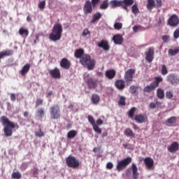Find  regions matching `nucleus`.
Segmentation results:
<instances>
[{"instance_id":"4be33fe9","label":"nucleus","mask_w":179,"mask_h":179,"mask_svg":"<svg viewBox=\"0 0 179 179\" xmlns=\"http://www.w3.org/2000/svg\"><path fill=\"white\" fill-rule=\"evenodd\" d=\"M179 149V145L178 143L176 141L173 142L170 146L168 147V150L171 153H176L177 150Z\"/></svg>"},{"instance_id":"cd10ccee","label":"nucleus","mask_w":179,"mask_h":179,"mask_svg":"<svg viewBox=\"0 0 179 179\" xmlns=\"http://www.w3.org/2000/svg\"><path fill=\"white\" fill-rule=\"evenodd\" d=\"M91 101L95 106H97L100 103V96L96 94H93L91 97Z\"/></svg>"},{"instance_id":"774afa93","label":"nucleus","mask_w":179,"mask_h":179,"mask_svg":"<svg viewBox=\"0 0 179 179\" xmlns=\"http://www.w3.org/2000/svg\"><path fill=\"white\" fill-rule=\"evenodd\" d=\"M108 135V133H107V131H104L103 133H102L101 136L102 138H106V136H107Z\"/></svg>"},{"instance_id":"a878e982","label":"nucleus","mask_w":179,"mask_h":179,"mask_svg":"<svg viewBox=\"0 0 179 179\" xmlns=\"http://www.w3.org/2000/svg\"><path fill=\"white\" fill-rule=\"evenodd\" d=\"M112 9H115L120 6H122V1L112 0L110 1Z\"/></svg>"},{"instance_id":"69168bd1","label":"nucleus","mask_w":179,"mask_h":179,"mask_svg":"<svg viewBox=\"0 0 179 179\" xmlns=\"http://www.w3.org/2000/svg\"><path fill=\"white\" fill-rule=\"evenodd\" d=\"M103 120H101V119H98L97 120H96V124H97V125H103Z\"/></svg>"},{"instance_id":"5701e85b","label":"nucleus","mask_w":179,"mask_h":179,"mask_svg":"<svg viewBox=\"0 0 179 179\" xmlns=\"http://www.w3.org/2000/svg\"><path fill=\"white\" fill-rule=\"evenodd\" d=\"M85 50L80 48V49H77L76 50V51L74 52V57L75 58H77L78 59H80L83 55H85Z\"/></svg>"},{"instance_id":"c9c22d12","label":"nucleus","mask_w":179,"mask_h":179,"mask_svg":"<svg viewBox=\"0 0 179 179\" xmlns=\"http://www.w3.org/2000/svg\"><path fill=\"white\" fill-rule=\"evenodd\" d=\"M124 135L129 138H135V134L132 131V129L127 128L124 131Z\"/></svg>"},{"instance_id":"ddd939ff","label":"nucleus","mask_w":179,"mask_h":179,"mask_svg":"<svg viewBox=\"0 0 179 179\" xmlns=\"http://www.w3.org/2000/svg\"><path fill=\"white\" fill-rule=\"evenodd\" d=\"M49 74L53 79L61 78V71L57 67L53 69L49 70Z\"/></svg>"},{"instance_id":"09e8293b","label":"nucleus","mask_w":179,"mask_h":179,"mask_svg":"<svg viewBox=\"0 0 179 179\" xmlns=\"http://www.w3.org/2000/svg\"><path fill=\"white\" fill-rule=\"evenodd\" d=\"M43 103H44V100L41 98H36L35 104L36 107H40V106H43Z\"/></svg>"},{"instance_id":"49530a36","label":"nucleus","mask_w":179,"mask_h":179,"mask_svg":"<svg viewBox=\"0 0 179 179\" xmlns=\"http://www.w3.org/2000/svg\"><path fill=\"white\" fill-rule=\"evenodd\" d=\"M122 5H126V6H131L134 5V0H123L122 1Z\"/></svg>"},{"instance_id":"8fccbe9b","label":"nucleus","mask_w":179,"mask_h":179,"mask_svg":"<svg viewBox=\"0 0 179 179\" xmlns=\"http://www.w3.org/2000/svg\"><path fill=\"white\" fill-rule=\"evenodd\" d=\"M87 120L91 124V125H95L96 124V120H94V117L92 115H88L87 116Z\"/></svg>"},{"instance_id":"72a5a7b5","label":"nucleus","mask_w":179,"mask_h":179,"mask_svg":"<svg viewBox=\"0 0 179 179\" xmlns=\"http://www.w3.org/2000/svg\"><path fill=\"white\" fill-rule=\"evenodd\" d=\"M161 82H163V78H162V76H157V77H155V81L152 82V83L154 84L156 88V87H159V83H161Z\"/></svg>"},{"instance_id":"603ef678","label":"nucleus","mask_w":179,"mask_h":179,"mask_svg":"<svg viewBox=\"0 0 179 179\" xmlns=\"http://www.w3.org/2000/svg\"><path fill=\"white\" fill-rule=\"evenodd\" d=\"M92 127L95 132H97L98 134H101V129H100V127H99L97 124H95Z\"/></svg>"},{"instance_id":"0e129e2a","label":"nucleus","mask_w":179,"mask_h":179,"mask_svg":"<svg viewBox=\"0 0 179 179\" xmlns=\"http://www.w3.org/2000/svg\"><path fill=\"white\" fill-rule=\"evenodd\" d=\"M150 108H152V109L156 108V103H155L154 102H151L150 103Z\"/></svg>"},{"instance_id":"423d86ee","label":"nucleus","mask_w":179,"mask_h":179,"mask_svg":"<svg viewBox=\"0 0 179 179\" xmlns=\"http://www.w3.org/2000/svg\"><path fill=\"white\" fill-rule=\"evenodd\" d=\"M65 160L67 167L70 169H78L80 166L79 160L73 155H69Z\"/></svg>"},{"instance_id":"e433bc0d","label":"nucleus","mask_w":179,"mask_h":179,"mask_svg":"<svg viewBox=\"0 0 179 179\" xmlns=\"http://www.w3.org/2000/svg\"><path fill=\"white\" fill-rule=\"evenodd\" d=\"M108 0H103L102 3L99 6V9H101V10H106V9H108Z\"/></svg>"},{"instance_id":"13d9d810","label":"nucleus","mask_w":179,"mask_h":179,"mask_svg":"<svg viewBox=\"0 0 179 179\" xmlns=\"http://www.w3.org/2000/svg\"><path fill=\"white\" fill-rule=\"evenodd\" d=\"M162 23H164V17H159L157 26H160Z\"/></svg>"},{"instance_id":"a211bd4d","label":"nucleus","mask_w":179,"mask_h":179,"mask_svg":"<svg viewBox=\"0 0 179 179\" xmlns=\"http://www.w3.org/2000/svg\"><path fill=\"white\" fill-rule=\"evenodd\" d=\"M99 48H103L104 51H110V45L108 44V41L102 40L101 42H99L97 44Z\"/></svg>"},{"instance_id":"6ab92c4d","label":"nucleus","mask_w":179,"mask_h":179,"mask_svg":"<svg viewBox=\"0 0 179 179\" xmlns=\"http://www.w3.org/2000/svg\"><path fill=\"white\" fill-rule=\"evenodd\" d=\"M115 86L118 90H124L125 89V80L122 79H118L115 83Z\"/></svg>"},{"instance_id":"dca6fc26","label":"nucleus","mask_w":179,"mask_h":179,"mask_svg":"<svg viewBox=\"0 0 179 179\" xmlns=\"http://www.w3.org/2000/svg\"><path fill=\"white\" fill-rule=\"evenodd\" d=\"M134 120L138 124H144V122H148V116L143 114L136 115Z\"/></svg>"},{"instance_id":"9d476101","label":"nucleus","mask_w":179,"mask_h":179,"mask_svg":"<svg viewBox=\"0 0 179 179\" xmlns=\"http://www.w3.org/2000/svg\"><path fill=\"white\" fill-rule=\"evenodd\" d=\"M168 26L171 27H177L179 24L178 15L173 14L167 20Z\"/></svg>"},{"instance_id":"412c9836","label":"nucleus","mask_w":179,"mask_h":179,"mask_svg":"<svg viewBox=\"0 0 179 179\" xmlns=\"http://www.w3.org/2000/svg\"><path fill=\"white\" fill-rule=\"evenodd\" d=\"M131 170L133 174V179H138V177H139V173H138V166H136L135 163H132Z\"/></svg>"},{"instance_id":"4d7b16f0","label":"nucleus","mask_w":179,"mask_h":179,"mask_svg":"<svg viewBox=\"0 0 179 179\" xmlns=\"http://www.w3.org/2000/svg\"><path fill=\"white\" fill-rule=\"evenodd\" d=\"M38 8L40 9H44L45 8V0L39 2Z\"/></svg>"},{"instance_id":"2eb2a0df","label":"nucleus","mask_w":179,"mask_h":179,"mask_svg":"<svg viewBox=\"0 0 179 179\" xmlns=\"http://www.w3.org/2000/svg\"><path fill=\"white\" fill-rule=\"evenodd\" d=\"M144 164H145L148 170H152L155 166V161L150 157L143 159Z\"/></svg>"},{"instance_id":"4c0bfd02","label":"nucleus","mask_w":179,"mask_h":179,"mask_svg":"<svg viewBox=\"0 0 179 179\" xmlns=\"http://www.w3.org/2000/svg\"><path fill=\"white\" fill-rule=\"evenodd\" d=\"M179 52V47L176 48V49H169L168 51L169 55H171L172 57H174L177 55Z\"/></svg>"},{"instance_id":"7ed1b4c3","label":"nucleus","mask_w":179,"mask_h":179,"mask_svg":"<svg viewBox=\"0 0 179 179\" xmlns=\"http://www.w3.org/2000/svg\"><path fill=\"white\" fill-rule=\"evenodd\" d=\"M80 63L81 64V65H83V66H87L89 71L93 70L96 65V62H94V59H92V57H90V55L87 54L84 55L80 59Z\"/></svg>"},{"instance_id":"20e7f679","label":"nucleus","mask_w":179,"mask_h":179,"mask_svg":"<svg viewBox=\"0 0 179 179\" xmlns=\"http://www.w3.org/2000/svg\"><path fill=\"white\" fill-rule=\"evenodd\" d=\"M84 80L89 89H96L99 86V80L90 77V75L87 73L84 74Z\"/></svg>"},{"instance_id":"e2e57ef3","label":"nucleus","mask_w":179,"mask_h":179,"mask_svg":"<svg viewBox=\"0 0 179 179\" xmlns=\"http://www.w3.org/2000/svg\"><path fill=\"white\" fill-rule=\"evenodd\" d=\"M166 99H172L173 97V92H167L166 94Z\"/></svg>"},{"instance_id":"9b49d317","label":"nucleus","mask_w":179,"mask_h":179,"mask_svg":"<svg viewBox=\"0 0 179 179\" xmlns=\"http://www.w3.org/2000/svg\"><path fill=\"white\" fill-rule=\"evenodd\" d=\"M145 61L148 62H152L155 58V48H148L147 52H145Z\"/></svg>"},{"instance_id":"3c124183","label":"nucleus","mask_w":179,"mask_h":179,"mask_svg":"<svg viewBox=\"0 0 179 179\" xmlns=\"http://www.w3.org/2000/svg\"><path fill=\"white\" fill-rule=\"evenodd\" d=\"M169 73V71L167 70V67L166 65L163 64L162 66V75H167Z\"/></svg>"},{"instance_id":"052dcab7","label":"nucleus","mask_w":179,"mask_h":179,"mask_svg":"<svg viewBox=\"0 0 179 179\" xmlns=\"http://www.w3.org/2000/svg\"><path fill=\"white\" fill-rule=\"evenodd\" d=\"M113 167L114 164L112 162H108L106 164V169H108V170H111Z\"/></svg>"},{"instance_id":"f257e3e1","label":"nucleus","mask_w":179,"mask_h":179,"mask_svg":"<svg viewBox=\"0 0 179 179\" xmlns=\"http://www.w3.org/2000/svg\"><path fill=\"white\" fill-rule=\"evenodd\" d=\"M0 122L2 124L3 127H4L3 132L5 136L7 138L13 135V129H15V128L19 129V124H17V123H13V122L9 120V118H8L6 116H1L0 118Z\"/></svg>"},{"instance_id":"6e6552de","label":"nucleus","mask_w":179,"mask_h":179,"mask_svg":"<svg viewBox=\"0 0 179 179\" xmlns=\"http://www.w3.org/2000/svg\"><path fill=\"white\" fill-rule=\"evenodd\" d=\"M136 70L135 69H130L125 71L124 79L127 83H132L134 82V75H135Z\"/></svg>"},{"instance_id":"864d4df0","label":"nucleus","mask_w":179,"mask_h":179,"mask_svg":"<svg viewBox=\"0 0 179 179\" xmlns=\"http://www.w3.org/2000/svg\"><path fill=\"white\" fill-rule=\"evenodd\" d=\"M36 136H38V138H42V136H44V132L41 131V129H39L38 131L35 132Z\"/></svg>"},{"instance_id":"58836bf2","label":"nucleus","mask_w":179,"mask_h":179,"mask_svg":"<svg viewBox=\"0 0 179 179\" xmlns=\"http://www.w3.org/2000/svg\"><path fill=\"white\" fill-rule=\"evenodd\" d=\"M76 135H78V131H76V130H71L69 131L67 134V138L68 139H73V138H75Z\"/></svg>"},{"instance_id":"bf43d9fd","label":"nucleus","mask_w":179,"mask_h":179,"mask_svg":"<svg viewBox=\"0 0 179 179\" xmlns=\"http://www.w3.org/2000/svg\"><path fill=\"white\" fill-rule=\"evenodd\" d=\"M170 40V36L169 35H164L162 36V41L164 43H167Z\"/></svg>"},{"instance_id":"473e14b6","label":"nucleus","mask_w":179,"mask_h":179,"mask_svg":"<svg viewBox=\"0 0 179 179\" xmlns=\"http://www.w3.org/2000/svg\"><path fill=\"white\" fill-rule=\"evenodd\" d=\"M156 87L154 85L153 83H151L149 85H147L144 87V92L146 93H150L152 90H155Z\"/></svg>"},{"instance_id":"680f3d73","label":"nucleus","mask_w":179,"mask_h":179,"mask_svg":"<svg viewBox=\"0 0 179 179\" xmlns=\"http://www.w3.org/2000/svg\"><path fill=\"white\" fill-rule=\"evenodd\" d=\"M10 99L11 101H16V95L14 93L10 94Z\"/></svg>"},{"instance_id":"c756f323","label":"nucleus","mask_w":179,"mask_h":179,"mask_svg":"<svg viewBox=\"0 0 179 179\" xmlns=\"http://www.w3.org/2000/svg\"><path fill=\"white\" fill-rule=\"evenodd\" d=\"M45 115V110L43 108H40L36 111V117L37 118H44V116Z\"/></svg>"},{"instance_id":"a19ab883","label":"nucleus","mask_w":179,"mask_h":179,"mask_svg":"<svg viewBox=\"0 0 179 179\" xmlns=\"http://www.w3.org/2000/svg\"><path fill=\"white\" fill-rule=\"evenodd\" d=\"M126 100H127V98L125 96H121L120 97V99H119V101H118L119 106H127Z\"/></svg>"},{"instance_id":"f3484780","label":"nucleus","mask_w":179,"mask_h":179,"mask_svg":"<svg viewBox=\"0 0 179 179\" xmlns=\"http://www.w3.org/2000/svg\"><path fill=\"white\" fill-rule=\"evenodd\" d=\"M112 40L116 45H121V44L124 43V38H122V35L120 34L113 36Z\"/></svg>"},{"instance_id":"4468645a","label":"nucleus","mask_w":179,"mask_h":179,"mask_svg":"<svg viewBox=\"0 0 179 179\" xmlns=\"http://www.w3.org/2000/svg\"><path fill=\"white\" fill-rule=\"evenodd\" d=\"M83 12L85 15H89L93 12V6L90 1H87L83 6Z\"/></svg>"},{"instance_id":"1a4fd4ad","label":"nucleus","mask_w":179,"mask_h":179,"mask_svg":"<svg viewBox=\"0 0 179 179\" xmlns=\"http://www.w3.org/2000/svg\"><path fill=\"white\" fill-rule=\"evenodd\" d=\"M157 2V3H156ZM163 4L162 0H148L147 3V9L148 10H152L153 8L158 9V8H162V5Z\"/></svg>"},{"instance_id":"de8ad7c7","label":"nucleus","mask_w":179,"mask_h":179,"mask_svg":"<svg viewBox=\"0 0 179 179\" xmlns=\"http://www.w3.org/2000/svg\"><path fill=\"white\" fill-rule=\"evenodd\" d=\"M138 86L131 85L129 87V92L130 93H131V94H135L138 91Z\"/></svg>"},{"instance_id":"5fc2aeb1","label":"nucleus","mask_w":179,"mask_h":179,"mask_svg":"<svg viewBox=\"0 0 179 179\" xmlns=\"http://www.w3.org/2000/svg\"><path fill=\"white\" fill-rule=\"evenodd\" d=\"M82 36L83 37H86V36H90V31H89V29L87 28L84 29Z\"/></svg>"},{"instance_id":"aec40b11","label":"nucleus","mask_w":179,"mask_h":179,"mask_svg":"<svg viewBox=\"0 0 179 179\" xmlns=\"http://www.w3.org/2000/svg\"><path fill=\"white\" fill-rule=\"evenodd\" d=\"M60 66L64 69H69L71 68V62L66 58H63L60 62Z\"/></svg>"},{"instance_id":"b1692460","label":"nucleus","mask_w":179,"mask_h":179,"mask_svg":"<svg viewBox=\"0 0 179 179\" xmlns=\"http://www.w3.org/2000/svg\"><path fill=\"white\" fill-rule=\"evenodd\" d=\"M30 64H25L20 71V75L25 76L29 73V71H30Z\"/></svg>"},{"instance_id":"79ce46f5","label":"nucleus","mask_w":179,"mask_h":179,"mask_svg":"<svg viewBox=\"0 0 179 179\" xmlns=\"http://www.w3.org/2000/svg\"><path fill=\"white\" fill-rule=\"evenodd\" d=\"M136 111V108H131L127 113L129 118H134V115H135V112Z\"/></svg>"},{"instance_id":"c85d7f7f","label":"nucleus","mask_w":179,"mask_h":179,"mask_svg":"<svg viewBox=\"0 0 179 179\" xmlns=\"http://www.w3.org/2000/svg\"><path fill=\"white\" fill-rule=\"evenodd\" d=\"M101 13L100 12H96L92 17V19L91 20V23H96V22H99V20H100V19H101Z\"/></svg>"},{"instance_id":"7c9ffc66","label":"nucleus","mask_w":179,"mask_h":179,"mask_svg":"<svg viewBox=\"0 0 179 179\" xmlns=\"http://www.w3.org/2000/svg\"><path fill=\"white\" fill-rule=\"evenodd\" d=\"M19 34L26 38L29 36V29L22 27L19 29Z\"/></svg>"},{"instance_id":"a18cd8bd","label":"nucleus","mask_w":179,"mask_h":179,"mask_svg":"<svg viewBox=\"0 0 179 179\" xmlns=\"http://www.w3.org/2000/svg\"><path fill=\"white\" fill-rule=\"evenodd\" d=\"M131 12L134 13V15H138V13L139 12V8H138V4L135 3L131 7Z\"/></svg>"},{"instance_id":"c03bdc74","label":"nucleus","mask_w":179,"mask_h":179,"mask_svg":"<svg viewBox=\"0 0 179 179\" xmlns=\"http://www.w3.org/2000/svg\"><path fill=\"white\" fill-rule=\"evenodd\" d=\"M11 178L14 179H20L22 178V173L19 171L13 172L11 175Z\"/></svg>"},{"instance_id":"0eeeda50","label":"nucleus","mask_w":179,"mask_h":179,"mask_svg":"<svg viewBox=\"0 0 179 179\" xmlns=\"http://www.w3.org/2000/svg\"><path fill=\"white\" fill-rule=\"evenodd\" d=\"M132 163V158L130 157H128L127 158H124L117 162L116 169L117 171H122V170H124V169H127L129 164Z\"/></svg>"},{"instance_id":"6e6d98bb","label":"nucleus","mask_w":179,"mask_h":179,"mask_svg":"<svg viewBox=\"0 0 179 179\" xmlns=\"http://www.w3.org/2000/svg\"><path fill=\"white\" fill-rule=\"evenodd\" d=\"M90 3L92 4V8H96V6H97L100 3V0H92Z\"/></svg>"},{"instance_id":"f03ea898","label":"nucleus","mask_w":179,"mask_h":179,"mask_svg":"<svg viewBox=\"0 0 179 179\" xmlns=\"http://www.w3.org/2000/svg\"><path fill=\"white\" fill-rule=\"evenodd\" d=\"M62 31H64L62 25L59 23H56L53 26L52 32L49 35V39L51 41H59L62 37Z\"/></svg>"},{"instance_id":"39448f33","label":"nucleus","mask_w":179,"mask_h":179,"mask_svg":"<svg viewBox=\"0 0 179 179\" xmlns=\"http://www.w3.org/2000/svg\"><path fill=\"white\" fill-rule=\"evenodd\" d=\"M50 117L51 120H59L61 118V109L59 106L53 105L49 108Z\"/></svg>"},{"instance_id":"37998d69","label":"nucleus","mask_w":179,"mask_h":179,"mask_svg":"<svg viewBox=\"0 0 179 179\" xmlns=\"http://www.w3.org/2000/svg\"><path fill=\"white\" fill-rule=\"evenodd\" d=\"M157 94L159 99H164V91L162 88L157 90Z\"/></svg>"},{"instance_id":"2f4dec72","label":"nucleus","mask_w":179,"mask_h":179,"mask_svg":"<svg viewBox=\"0 0 179 179\" xmlns=\"http://www.w3.org/2000/svg\"><path fill=\"white\" fill-rule=\"evenodd\" d=\"M121 19L118 17L117 19L115 20V22L114 23L113 27L115 30H121L122 29V23L119 22Z\"/></svg>"},{"instance_id":"f704fd0d","label":"nucleus","mask_w":179,"mask_h":179,"mask_svg":"<svg viewBox=\"0 0 179 179\" xmlns=\"http://www.w3.org/2000/svg\"><path fill=\"white\" fill-rule=\"evenodd\" d=\"M161 82H163V78H162V76H157V77H155V81L152 82V83L154 84L156 88V87H159V83H161Z\"/></svg>"},{"instance_id":"bb28decb","label":"nucleus","mask_w":179,"mask_h":179,"mask_svg":"<svg viewBox=\"0 0 179 179\" xmlns=\"http://www.w3.org/2000/svg\"><path fill=\"white\" fill-rule=\"evenodd\" d=\"M13 55V51L12 50H7L0 52V59H2L3 57H10Z\"/></svg>"},{"instance_id":"338daca9","label":"nucleus","mask_w":179,"mask_h":179,"mask_svg":"<svg viewBox=\"0 0 179 179\" xmlns=\"http://www.w3.org/2000/svg\"><path fill=\"white\" fill-rule=\"evenodd\" d=\"M139 26H134L133 27V31H134V33H136V31H138V29H139Z\"/></svg>"},{"instance_id":"ea45409f","label":"nucleus","mask_w":179,"mask_h":179,"mask_svg":"<svg viewBox=\"0 0 179 179\" xmlns=\"http://www.w3.org/2000/svg\"><path fill=\"white\" fill-rule=\"evenodd\" d=\"M176 122H177V117L176 116H172L166 120V124H176Z\"/></svg>"},{"instance_id":"f8f14e48","label":"nucleus","mask_w":179,"mask_h":179,"mask_svg":"<svg viewBox=\"0 0 179 179\" xmlns=\"http://www.w3.org/2000/svg\"><path fill=\"white\" fill-rule=\"evenodd\" d=\"M167 82H170L171 85L177 86L179 85V78L174 74H169L166 78Z\"/></svg>"},{"instance_id":"393cba45","label":"nucleus","mask_w":179,"mask_h":179,"mask_svg":"<svg viewBox=\"0 0 179 179\" xmlns=\"http://www.w3.org/2000/svg\"><path fill=\"white\" fill-rule=\"evenodd\" d=\"M105 75L108 79H114L115 78L116 72L114 69L107 70Z\"/></svg>"}]
</instances>
